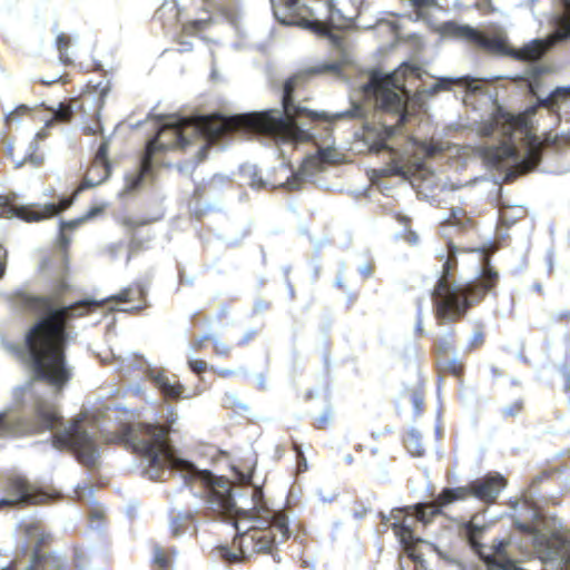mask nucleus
Masks as SVG:
<instances>
[{
  "mask_svg": "<svg viewBox=\"0 0 570 570\" xmlns=\"http://www.w3.org/2000/svg\"><path fill=\"white\" fill-rule=\"evenodd\" d=\"M180 45L183 46L181 51L189 50V45L188 43L181 42Z\"/></svg>",
  "mask_w": 570,
  "mask_h": 570,
  "instance_id": "nucleus-53",
  "label": "nucleus"
},
{
  "mask_svg": "<svg viewBox=\"0 0 570 570\" xmlns=\"http://www.w3.org/2000/svg\"><path fill=\"white\" fill-rule=\"evenodd\" d=\"M438 501H439V497L433 502L420 503V504L414 505L413 514H411V515L406 512V511H409V508H405V510L404 509L393 510L391 512L389 519L386 520V523H389L392 527L395 535L400 539V542L403 544L404 549L409 553H411L410 551L416 542H422V540L420 538H416L413 533V529H412L413 523L415 521H420L423 524H429L432 521V519L439 514V513H435L432 515L429 513V510H428L426 517L429 518V521L421 520L420 512H421V509H423L422 507L435 504V503H438Z\"/></svg>",
  "mask_w": 570,
  "mask_h": 570,
  "instance_id": "nucleus-10",
  "label": "nucleus"
},
{
  "mask_svg": "<svg viewBox=\"0 0 570 570\" xmlns=\"http://www.w3.org/2000/svg\"><path fill=\"white\" fill-rule=\"evenodd\" d=\"M243 176L249 179V185L255 189L267 187L268 183L262 178L255 165H246L242 168Z\"/></svg>",
  "mask_w": 570,
  "mask_h": 570,
  "instance_id": "nucleus-21",
  "label": "nucleus"
},
{
  "mask_svg": "<svg viewBox=\"0 0 570 570\" xmlns=\"http://www.w3.org/2000/svg\"><path fill=\"white\" fill-rule=\"evenodd\" d=\"M3 153L7 157L11 158L14 164L16 160L21 159L14 157V141H12L10 138L3 139Z\"/></svg>",
  "mask_w": 570,
  "mask_h": 570,
  "instance_id": "nucleus-29",
  "label": "nucleus"
},
{
  "mask_svg": "<svg viewBox=\"0 0 570 570\" xmlns=\"http://www.w3.org/2000/svg\"><path fill=\"white\" fill-rule=\"evenodd\" d=\"M46 137V129H41L36 134L33 140L30 141L24 155L21 157L20 160H16V169L23 167L27 163H30L36 168L40 167L43 164L45 158L43 156L37 154V149L38 141L45 139Z\"/></svg>",
  "mask_w": 570,
  "mask_h": 570,
  "instance_id": "nucleus-16",
  "label": "nucleus"
},
{
  "mask_svg": "<svg viewBox=\"0 0 570 570\" xmlns=\"http://www.w3.org/2000/svg\"><path fill=\"white\" fill-rule=\"evenodd\" d=\"M131 293V288H125L101 301L83 299L66 307H55L49 297L23 295L21 303L26 308L43 313V316L30 327L23 343H3L4 348L31 373L30 381L18 390L21 393L19 402L28 407L30 428L37 432L51 431L53 448L71 450L79 462L88 468H96L99 463V428L86 415L65 422L52 403V399L72 376L73 367L65 356V347L69 341L67 321L98 309L102 313L106 309L128 312V308L115 305L130 302Z\"/></svg>",
  "mask_w": 570,
  "mask_h": 570,
  "instance_id": "nucleus-2",
  "label": "nucleus"
},
{
  "mask_svg": "<svg viewBox=\"0 0 570 570\" xmlns=\"http://www.w3.org/2000/svg\"><path fill=\"white\" fill-rule=\"evenodd\" d=\"M71 198H62L59 204H46L40 208L32 206H13L8 203L7 197L0 196L1 215L9 217H19L26 222H38L43 218L52 217L71 206Z\"/></svg>",
  "mask_w": 570,
  "mask_h": 570,
  "instance_id": "nucleus-11",
  "label": "nucleus"
},
{
  "mask_svg": "<svg viewBox=\"0 0 570 570\" xmlns=\"http://www.w3.org/2000/svg\"><path fill=\"white\" fill-rule=\"evenodd\" d=\"M275 18L285 26H298L330 40L337 51V61L323 62L308 70L288 78L283 87L282 109H269L249 114L210 116L198 115L193 118L169 115L157 121V135L147 142L139 168L126 177L122 194H130L144 186L153 174L156 153L171 149H185L194 140L204 145L198 150L199 159L206 157L207 147L217 145L224 148L226 138L234 134H255L276 144L282 158L288 149L309 140V125L304 118H323L325 120L363 119L361 137L370 149L381 151L389 149V140L396 128L381 120H368L371 108L392 112L396 122L406 118V101L411 89L407 83L422 77V70L413 63L405 62L392 72L373 70L362 76L351 94V108L330 115L311 111L294 102L296 87L304 83L311 75H340L342 67L351 61L344 38L335 29L348 28L360 14L362 0H326L328 17L322 20L313 10L299 0H271Z\"/></svg>",
  "mask_w": 570,
  "mask_h": 570,
  "instance_id": "nucleus-1",
  "label": "nucleus"
},
{
  "mask_svg": "<svg viewBox=\"0 0 570 570\" xmlns=\"http://www.w3.org/2000/svg\"><path fill=\"white\" fill-rule=\"evenodd\" d=\"M89 517H90L91 523H94L95 521H99L100 519H102L104 511L101 509L95 508L90 511Z\"/></svg>",
  "mask_w": 570,
  "mask_h": 570,
  "instance_id": "nucleus-38",
  "label": "nucleus"
},
{
  "mask_svg": "<svg viewBox=\"0 0 570 570\" xmlns=\"http://www.w3.org/2000/svg\"><path fill=\"white\" fill-rule=\"evenodd\" d=\"M235 373L234 370H229V368H222L218 371V374L222 376V377H227V376H230Z\"/></svg>",
  "mask_w": 570,
  "mask_h": 570,
  "instance_id": "nucleus-47",
  "label": "nucleus"
},
{
  "mask_svg": "<svg viewBox=\"0 0 570 570\" xmlns=\"http://www.w3.org/2000/svg\"><path fill=\"white\" fill-rule=\"evenodd\" d=\"M83 130L88 135H96L98 131L99 132L102 131L101 127H92V126H86Z\"/></svg>",
  "mask_w": 570,
  "mask_h": 570,
  "instance_id": "nucleus-45",
  "label": "nucleus"
},
{
  "mask_svg": "<svg viewBox=\"0 0 570 570\" xmlns=\"http://www.w3.org/2000/svg\"><path fill=\"white\" fill-rule=\"evenodd\" d=\"M216 68H215V62L213 61V69H212V78L213 79H216Z\"/></svg>",
  "mask_w": 570,
  "mask_h": 570,
  "instance_id": "nucleus-52",
  "label": "nucleus"
},
{
  "mask_svg": "<svg viewBox=\"0 0 570 570\" xmlns=\"http://www.w3.org/2000/svg\"><path fill=\"white\" fill-rule=\"evenodd\" d=\"M564 8V16L559 17L556 30L549 39H535L518 50H510L505 41L500 37H488L469 24L449 22L445 31L455 38L463 39L470 45L482 48L491 53L512 55L513 57L529 62L539 61L544 53L559 41L570 37V0H560Z\"/></svg>",
  "mask_w": 570,
  "mask_h": 570,
  "instance_id": "nucleus-6",
  "label": "nucleus"
},
{
  "mask_svg": "<svg viewBox=\"0 0 570 570\" xmlns=\"http://www.w3.org/2000/svg\"><path fill=\"white\" fill-rule=\"evenodd\" d=\"M539 110L558 121L570 124V86L556 88L537 106L527 108L520 115L499 112L479 128L484 137L499 141L487 148L485 156L494 166L515 167L528 171L539 165L542 153L553 150L570 158V128L567 132H549L541 139L533 131V118Z\"/></svg>",
  "mask_w": 570,
  "mask_h": 570,
  "instance_id": "nucleus-4",
  "label": "nucleus"
},
{
  "mask_svg": "<svg viewBox=\"0 0 570 570\" xmlns=\"http://www.w3.org/2000/svg\"><path fill=\"white\" fill-rule=\"evenodd\" d=\"M331 153L330 150L321 149L318 150V156L311 155L305 157L299 169L285 183L286 187L288 189H297L303 181L314 178L316 173L322 170L323 164L331 161Z\"/></svg>",
  "mask_w": 570,
  "mask_h": 570,
  "instance_id": "nucleus-14",
  "label": "nucleus"
},
{
  "mask_svg": "<svg viewBox=\"0 0 570 570\" xmlns=\"http://www.w3.org/2000/svg\"><path fill=\"white\" fill-rule=\"evenodd\" d=\"M522 407V403L517 401L514 403H511L509 405H505L503 409H502V414L504 416H515L519 414L520 410Z\"/></svg>",
  "mask_w": 570,
  "mask_h": 570,
  "instance_id": "nucleus-30",
  "label": "nucleus"
},
{
  "mask_svg": "<svg viewBox=\"0 0 570 570\" xmlns=\"http://www.w3.org/2000/svg\"><path fill=\"white\" fill-rule=\"evenodd\" d=\"M465 223H469V218L465 216V212L461 208H453L448 224L458 227H464Z\"/></svg>",
  "mask_w": 570,
  "mask_h": 570,
  "instance_id": "nucleus-24",
  "label": "nucleus"
},
{
  "mask_svg": "<svg viewBox=\"0 0 570 570\" xmlns=\"http://www.w3.org/2000/svg\"><path fill=\"white\" fill-rule=\"evenodd\" d=\"M242 409H246L247 406L245 404H239Z\"/></svg>",
  "mask_w": 570,
  "mask_h": 570,
  "instance_id": "nucleus-58",
  "label": "nucleus"
},
{
  "mask_svg": "<svg viewBox=\"0 0 570 570\" xmlns=\"http://www.w3.org/2000/svg\"><path fill=\"white\" fill-rule=\"evenodd\" d=\"M559 317L560 318L569 317V313L568 312H562Z\"/></svg>",
  "mask_w": 570,
  "mask_h": 570,
  "instance_id": "nucleus-55",
  "label": "nucleus"
},
{
  "mask_svg": "<svg viewBox=\"0 0 570 570\" xmlns=\"http://www.w3.org/2000/svg\"><path fill=\"white\" fill-rule=\"evenodd\" d=\"M415 331L419 332L422 335L424 334L421 308H419V312H417V320H416V324H415Z\"/></svg>",
  "mask_w": 570,
  "mask_h": 570,
  "instance_id": "nucleus-42",
  "label": "nucleus"
},
{
  "mask_svg": "<svg viewBox=\"0 0 570 570\" xmlns=\"http://www.w3.org/2000/svg\"><path fill=\"white\" fill-rule=\"evenodd\" d=\"M375 30L380 36H390L393 41L399 38V27L394 20H379Z\"/></svg>",
  "mask_w": 570,
  "mask_h": 570,
  "instance_id": "nucleus-22",
  "label": "nucleus"
},
{
  "mask_svg": "<svg viewBox=\"0 0 570 570\" xmlns=\"http://www.w3.org/2000/svg\"><path fill=\"white\" fill-rule=\"evenodd\" d=\"M358 271L365 277H370L373 274V268L370 264H363Z\"/></svg>",
  "mask_w": 570,
  "mask_h": 570,
  "instance_id": "nucleus-41",
  "label": "nucleus"
},
{
  "mask_svg": "<svg viewBox=\"0 0 570 570\" xmlns=\"http://www.w3.org/2000/svg\"><path fill=\"white\" fill-rule=\"evenodd\" d=\"M459 249L454 245L449 246L448 258L443 264L442 275L432 292L438 318L451 321L463 315L466 308L480 301L490 292L498 281V273L489 265L480 267V277L475 282L458 284L451 275Z\"/></svg>",
  "mask_w": 570,
  "mask_h": 570,
  "instance_id": "nucleus-5",
  "label": "nucleus"
},
{
  "mask_svg": "<svg viewBox=\"0 0 570 570\" xmlns=\"http://www.w3.org/2000/svg\"><path fill=\"white\" fill-rule=\"evenodd\" d=\"M405 445L409 452L414 456H421L424 453V448L421 442V434L415 429L409 431L405 438Z\"/></svg>",
  "mask_w": 570,
  "mask_h": 570,
  "instance_id": "nucleus-20",
  "label": "nucleus"
},
{
  "mask_svg": "<svg viewBox=\"0 0 570 570\" xmlns=\"http://www.w3.org/2000/svg\"><path fill=\"white\" fill-rule=\"evenodd\" d=\"M446 363L445 367L455 376H460L462 373L463 365L455 357L444 360Z\"/></svg>",
  "mask_w": 570,
  "mask_h": 570,
  "instance_id": "nucleus-27",
  "label": "nucleus"
},
{
  "mask_svg": "<svg viewBox=\"0 0 570 570\" xmlns=\"http://www.w3.org/2000/svg\"><path fill=\"white\" fill-rule=\"evenodd\" d=\"M333 417V413L330 409H326L323 411L317 417L316 423L318 428H324L325 425L330 424Z\"/></svg>",
  "mask_w": 570,
  "mask_h": 570,
  "instance_id": "nucleus-32",
  "label": "nucleus"
},
{
  "mask_svg": "<svg viewBox=\"0 0 570 570\" xmlns=\"http://www.w3.org/2000/svg\"><path fill=\"white\" fill-rule=\"evenodd\" d=\"M255 333H256V332H255L254 330L248 331V332L244 335V337H243V340L239 342V344H240V345L246 344L249 340H252V338L254 337Z\"/></svg>",
  "mask_w": 570,
  "mask_h": 570,
  "instance_id": "nucleus-46",
  "label": "nucleus"
},
{
  "mask_svg": "<svg viewBox=\"0 0 570 570\" xmlns=\"http://www.w3.org/2000/svg\"><path fill=\"white\" fill-rule=\"evenodd\" d=\"M449 348H450V344L448 342L439 345L440 352H443L444 354H446Z\"/></svg>",
  "mask_w": 570,
  "mask_h": 570,
  "instance_id": "nucleus-48",
  "label": "nucleus"
},
{
  "mask_svg": "<svg viewBox=\"0 0 570 570\" xmlns=\"http://www.w3.org/2000/svg\"><path fill=\"white\" fill-rule=\"evenodd\" d=\"M223 557L229 562H237L239 560L238 553L230 551L228 548H223Z\"/></svg>",
  "mask_w": 570,
  "mask_h": 570,
  "instance_id": "nucleus-36",
  "label": "nucleus"
},
{
  "mask_svg": "<svg viewBox=\"0 0 570 570\" xmlns=\"http://www.w3.org/2000/svg\"><path fill=\"white\" fill-rule=\"evenodd\" d=\"M548 69L546 67H542V66H534L531 68V70L529 71V75L527 77L530 86H532L533 83H537L539 78H540V75L543 73V72H547Z\"/></svg>",
  "mask_w": 570,
  "mask_h": 570,
  "instance_id": "nucleus-26",
  "label": "nucleus"
},
{
  "mask_svg": "<svg viewBox=\"0 0 570 570\" xmlns=\"http://www.w3.org/2000/svg\"><path fill=\"white\" fill-rule=\"evenodd\" d=\"M214 341V348H215V353L219 356H227L229 355L230 353V346L227 345L226 343L219 341L218 338L216 337H213L212 338Z\"/></svg>",
  "mask_w": 570,
  "mask_h": 570,
  "instance_id": "nucleus-28",
  "label": "nucleus"
},
{
  "mask_svg": "<svg viewBox=\"0 0 570 570\" xmlns=\"http://www.w3.org/2000/svg\"><path fill=\"white\" fill-rule=\"evenodd\" d=\"M147 373L153 379L157 387L166 395L170 397H178L181 394L183 387L180 384L170 382L164 373H154V370L147 367Z\"/></svg>",
  "mask_w": 570,
  "mask_h": 570,
  "instance_id": "nucleus-17",
  "label": "nucleus"
},
{
  "mask_svg": "<svg viewBox=\"0 0 570 570\" xmlns=\"http://www.w3.org/2000/svg\"><path fill=\"white\" fill-rule=\"evenodd\" d=\"M434 153H435V150H434V149H429V150H428V155H429V156H433V155H434Z\"/></svg>",
  "mask_w": 570,
  "mask_h": 570,
  "instance_id": "nucleus-56",
  "label": "nucleus"
},
{
  "mask_svg": "<svg viewBox=\"0 0 570 570\" xmlns=\"http://www.w3.org/2000/svg\"><path fill=\"white\" fill-rule=\"evenodd\" d=\"M27 110H29V108H28L26 105H21V106H19L16 110L10 111V112L6 116V121H7V122H12V121H14V120H16V115L21 114V112H26Z\"/></svg>",
  "mask_w": 570,
  "mask_h": 570,
  "instance_id": "nucleus-35",
  "label": "nucleus"
},
{
  "mask_svg": "<svg viewBox=\"0 0 570 570\" xmlns=\"http://www.w3.org/2000/svg\"><path fill=\"white\" fill-rule=\"evenodd\" d=\"M306 468H307V463H306V460L303 458V462L299 463L298 469L299 470H303V469L306 470Z\"/></svg>",
  "mask_w": 570,
  "mask_h": 570,
  "instance_id": "nucleus-50",
  "label": "nucleus"
},
{
  "mask_svg": "<svg viewBox=\"0 0 570 570\" xmlns=\"http://www.w3.org/2000/svg\"><path fill=\"white\" fill-rule=\"evenodd\" d=\"M82 102L75 99L68 104L59 102L56 107H50V110L55 120L67 122L71 120L77 109L82 108Z\"/></svg>",
  "mask_w": 570,
  "mask_h": 570,
  "instance_id": "nucleus-18",
  "label": "nucleus"
},
{
  "mask_svg": "<svg viewBox=\"0 0 570 570\" xmlns=\"http://www.w3.org/2000/svg\"><path fill=\"white\" fill-rule=\"evenodd\" d=\"M7 488L9 498L0 500V507L13 505L17 503L39 504L48 499L47 493L30 484L22 476L10 478Z\"/></svg>",
  "mask_w": 570,
  "mask_h": 570,
  "instance_id": "nucleus-12",
  "label": "nucleus"
},
{
  "mask_svg": "<svg viewBox=\"0 0 570 570\" xmlns=\"http://www.w3.org/2000/svg\"><path fill=\"white\" fill-rule=\"evenodd\" d=\"M412 2L416 6H422L424 3V0H412Z\"/></svg>",
  "mask_w": 570,
  "mask_h": 570,
  "instance_id": "nucleus-54",
  "label": "nucleus"
},
{
  "mask_svg": "<svg viewBox=\"0 0 570 570\" xmlns=\"http://www.w3.org/2000/svg\"><path fill=\"white\" fill-rule=\"evenodd\" d=\"M108 148H109V141L108 139H104L100 144L95 159L89 167L85 178L83 183L78 189V191L85 189V188H91L95 186H98L106 181V179L110 175V165L107 158L108 155Z\"/></svg>",
  "mask_w": 570,
  "mask_h": 570,
  "instance_id": "nucleus-13",
  "label": "nucleus"
},
{
  "mask_svg": "<svg viewBox=\"0 0 570 570\" xmlns=\"http://www.w3.org/2000/svg\"><path fill=\"white\" fill-rule=\"evenodd\" d=\"M483 342V335L481 332H474L471 337L472 345H480Z\"/></svg>",
  "mask_w": 570,
  "mask_h": 570,
  "instance_id": "nucleus-43",
  "label": "nucleus"
},
{
  "mask_svg": "<svg viewBox=\"0 0 570 570\" xmlns=\"http://www.w3.org/2000/svg\"><path fill=\"white\" fill-rule=\"evenodd\" d=\"M206 26H207L206 20H195L184 27V32H186L188 35H194V33H197V32L202 31L203 29H205Z\"/></svg>",
  "mask_w": 570,
  "mask_h": 570,
  "instance_id": "nucleus-25",
  "label": "nucleus"
},
{
  "mask_svg": "<svg viewBox=\"0 0 570 570\" xmlns=\"http://www.w3.org/2000/svg\"><path fill=\"white\" fill-rule=\"evenodd\" d=\"M505 485L507 482L504 478L500 474H495L474 480L466 487L444 489L439 494L438 503L422 507L420 518L421 520L429 521L426 517L428 509L429 513L432 515L441 513L442 509L456 501H463L469 497H475L487 503L494 502Z\"/></svg>",
  "mask_w": 570,
  "mask_h": 570,
  "instance_id": "nucleus-7",
  "label": "nucleus"
},
{
  "mask_svg": "<svg viewBox=\"0 0 570 570\" xmlns=\"http://www.w3.org/2000/svg\"><path fill=\"white\" fill-rule=\"evenodd\" d=\"M56 47H57V50L59 52V59L62 63H70L71 62V58L69 56V48L71 46V42H72V39L70 36L63 33V32H60L58 31L56 33Z\"/></svg>",
  "mask_w": 570,
  "mask_h": 570,
  "instance_id": "nucleus-19",
  "label": "nucleus"
},
{
  "mask_svg": "<svg viewBox=\"0 0 570 570\" xmlns=\"http://www.w3.org/2000/svg\"><path fill=\"white\" fill-rule=\"evenodd\" d=\"M147 362L142 356L137 354H128L125 360H120L119 371H129L131 366L137 365L142 367Z\"/></svg>",
  "mask_w": 570,
  "mask_h": 570,
  "instance_id": "nucleus-23",
  "label": "nucleus"
},
{
  "mask_svg": "<svg viewBox=\"0 0 570 570\" xmlns=\"http://www.w3.org/2000/svg\"><path fill=\"white\" fill-rule=\"evenodd\" d=\"M13 430L14 425L7 420L6 414L0 413V432L9 433Z\"/></svg>",
  "mask_w": 570,
  "mask_h": 570,
  "instance_id": "nucleus-33",
  "label": "nucleus"
},
{
  "mask_svg": "<svg viewBox=\"0 0 570 570\" xmlns=\"http://www.w3.org/2000/svg\"><path fill=\"white\" fill-rule=\"evenodd\" d=\"M243 480H244V481H249V480H250V475H244V476H243Z\"/></svg>",
  "mask_w": 570,
  "mask_h": 570,
  "instance_id": "nucleus-57",
  "label": "nucleus"
},
{
  "mask_svg": "<svg viewBox=\"0 0 570 570\" xmlns=\"http://www.w3.org/2000/svg\"><path fill=\"white\" fill-rule=\"evenodd\" d=\"M188 365L195 373L198 374L205 372L208 367V364L205 361L194 360L193 357H189Z\"/></svg>",
  "mask_w": 570,
  "mask_h": 570,
  "instance_id": "nucleus-31",
  "label": "nucleus"
},
{
  "mask_svg": "<svg viewBox=\"0 0 570 570\" xmlns=\"http://www.w3.org/2000/svg\"><path fill=\"white\" fill-rule=\"evenodd\" d=\"M175 421L171 419L168 426L137 423L126 433V440L134 451L147 461L146 474L149 479L164 481L167 474L178 473L190 485L187 494L199 497V503L193 509L171 515L169 527L173 535L194 533V514L206 509L232 522L236 530L233 543L243 560L255 553H271L275 546L285 542L289 535L285 513L271 510L263 503L252 509L238 507L227 479L200 470L176 453L168 439Z\"/></svg>",
  "mask_w": 570,
  "mask_h": 570,
  "instance_id": "nucleus-3",
  "label": "nucleus"
},
{
  "mask_svg": "<svg viewBox=\"0 0 570 570\" xmlns=\"http://www.w3.org/2000/svg\"><path fill=\"white\" fill-rule=\"evenodd\" d=\"M213 337H210L209 335H200L198 337H196L194 340V342L191 343L190 345V348L193 351H197V350H200L204 345V343L207 341V340H212Z\"/></svg>",
  "mask_w": 570,
  "mask_h": 570,
  "instance_id": "nucleus-34",
  "label": "nucleus"
},
{
  "mask_svg": "<svg viewBox=\"0 0 570 570\" xmlns=\"http://www.w3.org/2000/svg\"><path fill=\"white\" fill-rule=\"evenodd\" d=\"M256 383L262 391H265L267 389L266 380L263 374H258L256 376Z\"/></svg>",
  "mask_w": 570,
  "mask_h": 570,
  "instance_id": "nucleus-44",
  "label": "nucleus"
},
{
  "mask_svg": "<svg viewBox=\"0 0 570 570\" xmlns=\"http://www.w3.org/2000/svg\"><path fill=\"white\" fill-rule=\"evenodd\" d=\"M100 212L101 208L92 207L86 215L81 216L78 219L60 223V235L57 243V256L55 258H45L40 265L41 272L48 273L52 276L55 282L56 295L62 293L68 288V284L66 282V274L68 271L66 250L70 243V239L65 235L63 230L67 228L72 229L77 227L79 224L97 216Z\"/></svg>",
  "mask_w": 570,
  "mask_h": 570,
  "instance_id": "nucleus-8",
  "label": "nucleus"
},
{
  "mask_svg": "<svg viewBox=\"0 0 570 570\" xmlns=\"http://www.w3.org/2000/svg\"><path fill=\"white\" fill-rule=\"evenodd\" d=\"M28 549L32 551L30 564L24 570H61L63 559L56 554H41L40 547L46 540V533L40 522L30 521L23 524ZM1 570H11L3 568Z\"/></svg>",
  "mask_w": 570,
  "mask_h": 570,
  "instance_id": "nucleus-9",
  "label": "nucleus"
},
{
  "mask_svg": "<svg viewBox=\"0 0 570 570\" xmlns=\"http://www.w3.org/2000/svg\"><path fill=\"white\" fill-rule=\"evenodd\" d=\"M87 494L89 497L92 495V489L91 488H77L76 489V495H77L78 499L85 500Z\"/></svg>",
  "mask_w": 570,
  "mask_h": 570,
  "instance_id": "nucleus-37",
  "label": "nucleus"
},
{
  "mask_svg": "<svg viewBox=\"0 0 570 570\" xmlns=\"http://www.w3.org/2000/svg\"><path fill=\"white\" fill-rule=\"evenodd\" d=\"M412 403L414 405L415 411L419 412L423 404V397L415 392L412 394Z\"/></svg>",
  "mask_w": 570,
  "mask_h": 570,
  "instance_id": "nucleus-39",
  "label": "nucleus"
},
{
  "mask_svg": "<svg viewBox=\"0 0 570 570\" xmlns=\"http://www.w3.org/2000/svg\"><path fill=\"white\" fill-rule=\"evenodd\" d=\"M562 375L566 377L567 381H569V372L567 367L562 370Z\"/></svg>",
  "mask_w": 570,
  "mask_h": 570,
  "instance_id": "nucleus-51",
  "label": "nucleus"
},
{
  "mask_svg": "<svg viewBox=\"0 0 570 570\" xmlns=\"http://www.w3.org/2000/svg\"><path fill=\"white\" fill-rule=\"evenodd\" d=\"M452 86H460L464 87L468 90H476L478 86L475 85V80L472 79L469 76L463 77H441L435 80V82L430 86L425 87L421 90L422 94H424L428 97L434 96L441 90H448Z\"/></svg>",
  "mask_w": 570,
  "mask_h": 570,
  "instance_id": "nucleus-15",
  "label": "nucleus"
},
{
  "mask_svg": "<svg viewBox=\"0 0 570 570\" xmlns=\"http://www.w3.org/2000/svg\"><path fill=\"white\" fill-rule=\"evenodd\" d=\"M286 287H287V291H288L289 296H291L292 298H294V297H295V289H294V286L288 282Z\"/></svg>",
  "mask_w": 570,
  "mask_h": 570,
  "instance_id": "nucleus-49",
  "label": "nucleus"
},
{
  "mask_svg": "<svg viewBox=\"0 0 570 570\" xmlns=\"http://www.w3.org/2000/svg\"><path fill=\"white\" fill-rule=\"evenodd\" d=\"M6 264H7V262H6V252H3V248L0 245V278L4 274Z\"/></svg>",
  "mask_w": 570,
  "mask_h": 570,
  "instance_id": "nucleus-40",
  "label": "nucleus"
}]
</instances>
